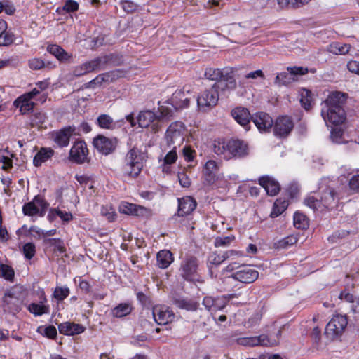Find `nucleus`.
I'll use <instances>...</instances> for the list:
<instances>
[{
    "mask_svg": "<svg viewBox=\"0 0 359 359\" xmlns=\"http://www.w3.org/2000/svg\"><path fill=\"white\" fill-rule=\"evenodd\" d=\"M346 94L341 92H332L322 104L321 116L327 126L340 125L346 120L344 105L346 102Z\"/></svg>",
    "mask_w": 359,
    "mask_h": 359,
    "instance_id": "f257e3e1",
    "label": "nucleus"
},
{
    "mask_svg": "<svg viewBox=\"0 0 359 359\" xmlns=\"http://www.w3.org/2000/svg\"><path fill=\"white\" fill-rule=\"evenodd\" d=\"M205 76L209 80L216 81L212 87L219 89L222 93L234 90L237 87L234 72L230 67L207 68L205 71Z\"/></svg>",
    "mask_w": 359,
    "mask_h": 359,
    "instance_id": "f03ea898",
    "label": "nucleus"
},
{
    "mask_svg": "<svg viewBox=\"0 0 359 359\" xmlns=\"http://www.w3.org/2000/svg\"><path fill=\"white\" fill-rule=\"evenodd\" d=\"M339 198L334 189L327 187L321 192L320 199L314 196H308L304 200L306 205L314 211H323L325 209L332 210L337 207Z\"/></svg>",
    "mask_w": 359,
    "mask_h": 359,
    "instance_id": "7ed1b4c3",
    "label": "nucleus"
},
{
    "mask_svg": "<svg viewBox=\"0 0 359 359\" xmlns=\"http://www.w3.org/2000/svg\"><path fill=\"white\" fill-rule=\"evenodd\" d=\"M111 55H102L76 66L68 74L69 79L74 80L76 77H80L92 72L104 69L105 66L111 61Z\"/></svg>",
    "mask_w": 359,
    "mask_h": 359,
    "instance_id": "20e7f679",
    "label": "nucleus"
},
{
    "mask_svg": "<svg viewBox=\"0 0 359 359\" xmlns=\"http://www.w3.org/2000/svg\"><path fill=\"white\" fill-rule=\"evenodd\" d=\"M218 170L217 163L212 160L207 161L203 167L202 183L206 187H224L226 184L223 174L215 175Z\"/></svg>",
    "mask_w": 359,
    "mask_h": 359,
    "instance_id": "39448f33",
    "label": "nucleus"
},
{
    "mask_svg": "<svg viewBox=\"0 0 359 359\" xmlns=\"http://www.w3.org/2000/svg\"><path fill=\"white\" fill-rule=\"evenodd\" d=\"M142 168L140 151L136 148L131 149L126 154L121 170L125 176L135 178L139 175Z\"/></svg>",
    "mask_w": 359,
    "mask_h": 359,
    "instance_id": "423d86ee",
    "label": "nucleus"
},
{
    "mask_svg": "<svg viewBox=\"0 0 359 359\" xmlns=\"http://www.w3.org/2000/svg\"><path fill=\"white\" fill-rule=\"evenodd\" d=\"M22 294L20 288L15 287L6 291L3 298L4 311L15 313L20 310Z\"/></svg>",
    "mask_w": 359,
    "mask_h": 359,
    "instance_id": "0eeeda50",
    "label": "nucleus"
},
{
    "mask_svg": "<svg viewBox=\"0 0 359 359\" xmlns=\"http://www.w3.org/2000/svg\"><path fill=\"white\" fill-rule=\"evenodd\" d=\"M185 137V126L180 121L172 123L165 133V140L168 146L180 147Z\"/></svg>",
    "mask_w": 359,
    "mask_h": 359,
    "instance_id": "6e6552de",
    "label": "nucleus"
},
{
    "mask_svg": "<svg viewBox=\"0 0 359 359\" xmlns=\"http://www.w3.org/2000/svg\"><path fill=\"white\" fill-rule=\"evenodd\" d=\"M347 324L348 320L346 316L340 314L334 315L326 325L325 334L330 339L340 336L344 332Z\"/></svg>",
    "mask_w": 359,
    "mask_h": 359,
    "instance_id": "1a4fd4ad",
    "label": "nucleus"
},
{
    "mask_svg": "<svg viewBox=\"0 0 359 359\" xmlns=\"http://www.w3.org/2000/svg\"><path fill=\"white\" fill-rule=\"evenodd\" d=\"M219 90L218 88L211 87L203 91L197 98L198 108L201 111H206L215 107L219 100Z\"/></svg>",
    "mask_w": 359,
    "mask_h": 359,
    "instance_id": "9d476101",
    "label": "nucleus"
},
{
    "mask_svg": "<svg viewBox=\"0 0 359 359\" xmlns=\"http://www.w3.org/2000/svg\"><path fill=\"white\" fill-rule=\"evenodd\" d=\"M48 206V203L41 196H36L34 199L22 207V212L25 215L34 216L39 215L43 217Z\"/></svg>",
    "mask_w": 359,
    "mask_h": 359,
    "instance_id": "9b49d317",
    "label": "nucleus"
},
{
    "mask_svg": "<svg viewBox=\"0 0 359 359\" xmlns=\"http://www.w3.org/2000/svg\"><path fill=\"white\" fill-rule=\"evenodd\" d=\"M198 260L194 257H189L181 263L180 271L182 277L187 281L196 280Z\"/></svg>",
    "mask_w": 359,
    "mask_h": 359,
    "instance_id": "f8f14e48",
    "label": "nucleus"
},
{
    "mask_svg": "<svg viewBox=\"0 0 359 359\" xmlns=\"http://www.w3.org/2000/svg\"><path fill=\"white\" fill-rule=\"evenodd\" d=\"M287 72L278 74L275 79V84L286 86L294 81L297 75H304L307 73V69L303 67H287Z\"/></svg>",
    "mask_w": 359,
    "mask_h": 359,
    "instance_id": "ddd939ff",
    "label": "nucleus"
},
{
    "mask_svg": "<svg viewBox=\"0 0 359 359\" xmlns=\"http://www.w3.org/2000/svg\"><path fill=\"white\" fill-rule=\"evenodd\" d=\"M293 128L294 123L290 117L280 116L275 122L273 133L277 137H285L291 133Z\"/></svg>",
    "mask_w": 359,
    "mask_h": 359,
    "instance_id": "4468645a",
    "label": "nucleus"
},
{
    "mask_svg": "<svg viewBox=\"0 0 359 359\" xmlns=\"http://www.w3.org/2000/svg\"><path fill=\"white\" fill-rule=\"evenodd\" d=\"M258 276V271L249 266H240L239 269L231 275L233 279L243 283H253Z\"/></svg>",
    "mask_w": 359,
    "mask_h": 359,
    "instance_id": "2eb2a0df",
    "label": "nucleus"
},
{
    "mask_svg": "<svg viewBox=\"0 0 359 359\" xmlns=\"http://www.w3.org/2000/svg\"><path fill=\"white\" fill-rule=\"evenodd\" d=\"M152 314L155 321L159 325L168 324L175 318L173 311L164 305L154 306L153 308Z\"/></svg>",
    "mask_w": 359,
    "mask_h": 359,
    "instance_id": "dca6fc26",
    "label": "nucleus"
},
{
    "mask_svg": "<svg viewBox=\"0 0 359 359\" xmlns=\"http://www.w3.org/2000/svg\"><path fill=\"white\" fill-rule=\"evenodd\" d=\"M88 151L86 144L83 141L74 142L69 151V158L76 163H83L87 159Z\"/></svg>",
    "mask_w": 359,
    "mask_h": 359,
    "instance_id": "f3484780",
    "label": "nucleus"
},
{
    "mask_svg": "<svg viewBox=\"0 0 359 359\" xmlns=\"http://www.w3.org/2000/svg\"><path fill=\"white\" fill-rule=\"evenodd\" d=\"M76 132L74 126H69L55 132L52 137L53 141L60 147H67L69 143V139Z\"/></svg>",
    "mask_w": 359,
    "mask_h": 359,
    "instance_id": "a211bd4d",
    "label": "nucleus"
},
{
    "mask_svg": "<svg viewBox=\"0 0 359 359\" xmlns=\"http://www.w3.org/2000/svg\"><path fill=\"white\" fill-rule=\"evenodd\" d=\"M251 119L259 131H266L271 129L273 123L272 118L263 112L256 114Z\"/></svg>",
    "mask_w": 359,
    "mask_h": 359,
    "instance_id": "6ab92c4d",
    "label": "nucleus"
},
{
    "mask_svg": "<svg viewBox=\"0 0 359 359\" xmlns=\"http://www.w3.org/2000/svg\"><path fill=\"white\" fill-rule=\"evenodd\" d=\"M196 202L191 196H185L178 199V215L183 217L191 213L196 207Z\"/></svg>",
    "mask_w": 359,
    "mask_h": 359,
    "instance_id": "aec40b11",
    "label": "nucleus"
},
{
    "mask_svg": "<svg viewBox=\"0 0 359 359\" xmlns=\"http://www.w3.org/2000/svg\"><path fill=\"white\" fill-rule=\"evenodd\" d=\"M233 118L246 130H248V124L251 119L250 114L247 108L238 107L231 111Z\"/></svg>",
    "mask_w": 359,
    "mask_h": 359,
    "instance_id": "412c9836",
    "label": "nucleus"
},
{
    "mask_svg": "<svg viewBox=\"0 0 359 359\" xmlns=\"http://www.w3.org/2000/svg\"><path fill=\"white\" fill-rule=\"evenodd\" d=\"M229 149L231 152V158L242 157L248 154V146L244 142L239 140H229Z\"/></svg>",
    "mask_w": 359,
    "mask_h": 359,
    "instance_id": "4be33fe9",
    "label": "nucleus"
},
{
    "mask_svg": "<svg viewBox=\"0 0 359 359\" xmlns=\"http://www.w3.org/2000/svg\"><path fill=\"white\" fill-rule=\"evenodd\" d=\"M93 144L100 152L104 154H109L114 149L112 140L103 135H98L95 137L93 140Z\"/></svg>",
    "mask_w": 359,
    "mask_h": 359,
    "instance_id": "5701e85b",
    "label": "nucleus"
},
{
    "mask_svg": "<svg viewBox=\"0 0 359 359\" xmlns=\"http://www.w3.org/2000/svg\"><path fill=\"white\" fill-rule=\"evenodd\" d=\"M58 330L60 334L65 335H74L83 332L85 327L80 324L65 322L58 325Z\"/></svg>",
    "mask_w": 359,
    "mask_h": 359,
    "instance_id": "b1692460",
    "label": "nucleus"
},
{
    "mask_svg": "<svg viewBox=\"0 0 359 359\" xmlns=\"http://www.w3.org/2000/svg\"><path fill=\"white\" fill-rule=\"evenodd\" d=\"M259 184L265 189L267 194L271 196H276L280 191L278 182L273 179L264 176L259 180Z\"/></svg>",
    "mask_w": 359,
    "mask_h": 359,
    "instance_id": "393cba45",
    "label": "nucleus"
},
{
    "mask_svg": "<svg viewBox=\"0 0 359 359\" xmlns=\"http://www.w3.org/2000/svg\"><path fill=\"white\" fill-rule=\"evenodd\" d=\"M27 310L34 316H42L50 312V306L47 304V299L42 295L39 303H31L27 306Z\"/></svg>",
    "mask_w": 359,
    "mask_h": 359,
    "instance_id": "a878e982",
    "label": "nucleus"
},
{
    "mask_svg": "<svg viewBox=\"0 0 359 359\" xmlns=\"http://www.w3.org/2000/svg\"><path fill=\"white\" fill-rule=\"evenodd\" d=\"M161 116H158L154 111L150 110H146L140 111L137 116V123L139 126L141 128H147L155 120H159Z\"/></svg>",
    "mask_w": 359,
    "mask_h": 359,
    "instance_id": "bb28decb",
    "label": "nucleus"
},
{
    "mask_svg": "<svg viewBox=\"0 0 359 359\" xmlns=\"http://www.w3.org/2000/svg\"><path fill=\"white\" fill-rule=\"evenodd\" d=\"M248 341L249 346H273L277 344V341L275 339H271L265 334H261L257 337H247Z\"/></svg>",
    "mask_w": 359,
    "mask_h": 359,
    "instance_id": "cd10ccee",
    "label": "nucleus"
},
{
    "mask_svg": "<svg viewBox=\"0 0 359 359\" xmlns=\"http://www.w3.org/2000/svg\"><path fill=\"white\" fill-rule=\"evenodd\" d=\"M172 304L180 309L191 311H196L198 306V304L194 300L182 297H174Z\"/></svg>",
    "mask_w": 359,
    "mask_h": 359,
    "instance_id": "c85d7f7f",
    "label": "nucleus"
},
{
    "mask_svg": "<svg viewBox=\"0 0 359 359\" xmlns=\"http://www.w3.org/2000/svg\"><path fill=\"white\" fill-rule=\"evenodd\" d=\"M53 154L54 151L51 148L42 147L35 155L33 163L35 166L39 167L43 163L50 159Z\"/></svg>",
    "mask_w": 359,
    "mask_h": 359,
    "instance_id": "c756f323",
    "label": "nucleus"
},
{
    "mask_svg": "<svg viewBox=\"0 0 359 359\" xmlns=\"http://www.w3.org/2000/svg\"><path fill=\"white\" fill-rule=\"evenodd\" d=\"M120 210L124 214L135 216H142L147 211L142 206L129 203H123L120 206Z\"/></svg>",
    "mask_w": 359,
    "mask_h": 359,
    "instance_id": "7c9ffc66",
    "label": "nucleus"
},
{
    "mask_svg": "<svg viewBox=\"0 0 359 359\" xmlns=\"http://www.w3.org/2000/svg\"><path fill=\"white\" fill-rule=\"evenodd\" d=\"M14 104L20 109V111L22 114H27L32 111L35 105V103L32 102L31 99H28L27 97L24 95L19 97L14 102Z\"/></svg>",
    "mask_w": 359,
    "mask_h": 359,
    "instance_id": "2f4dec72",
    "label": "nucleus"
},
{
    "mask_svg": "<svg viewBox=\"0 0 359 359\" xmlns=\"http://www.w3.org/2000/svg\"><path fill=\"white\" fill-rule=\"evenodd\" d=\"M156 259L161 269H166L173 261L172 254L169 250H161L157 254Z\"/></svg>",
    "mask_w": 359,
    "mask_h": 359,
    "instance_id": "473e14b6",
    "label": "nucleus"
},
{
    "mask_svg": "<svg viewBox=\"0 0 359 359\" xmlns=\"http://www.w3.org/2000/svg\"><path fill=\"white\" fill-rule=\"evenodd\" d=\"M47 51L53 55L60 61H67L71 57L67 52L56 44L49 45L47 47Z\"/></svg>",
    "mask_w": 359,
    "mask_h": 359,
    "instance_id": "72a5a7b5",
    "label": "nucleus"
},
{
    "mask_svg": "<svg viewBox=\"0 0 359 359\" xmlns=\"http://www.w3.org/2000/svg\"><path fill=\"white\" fill-rule=\"evenodd\" d=\"M132 309V306L130 304L121 303L112 309L111 314L114 317L122 318L130 313Z\"/></svg>",
    "mask_w": 359,
    "mask_h": 359,
    "instance_id": "f704fd0d",
    "label": "nucleus"
},
{
    "mask_svg": "<svg viewBox=\"0 0 359 359\" xmlns=\"http://www.w3.org/2000/svg\"><path fill=\"white\" fill-rule=\"evenodd\" d=\"M227 146H229V141H218L214 144V152L217 155H222L224 158L229 159L231 158V152Z\"/></svg>",
    "mask_w": 359,
    "mask_h": 359,
    "instance_id": "c9c22d12",
    "label": "nucleus"
},
{
    "mask_svg": "<svg viewBox=\"0 0 359 359\" xmlns=\"http://www.w3.org/2000/svg\"><path fill=\"white\" fill-rule=\"evenodd\" d=\"M288 206V201H286L284 198H278L273 207V210L271 212V217H276L281 215L287 208Z\"/></svg>",
    "mask_w": 359,
    "mask_h": 359,
    "instance_id": "e433bc0d",
    "label": "nucleus"
},
{
    "mask_svg": "<svg viewBox=\"0 0 359 359\" xmlns=\"http://www.w3.org/2000/svg\"><path fill=\"white\" fill-rule=\"evenodd\" d=\"M97 123L103 129L113 130L115 128V123L113 118L107 114L99 116L97 118Z\"/></svg>",
    "mask_w": 359,
    "mask_h": 359,
    "instance_id": "4c0bfd02",
    "label": "nucleus"
},
{
    "mask_svg": "<svg viewBox=\"0 0 359 359\" xmlns=\"http://www.w3.org/2000/svg\"><path fill=\"white\" fill-rule=\"evenodd\" d=\"M43 243L50 247H53L55 252L64 253L66 251L63 241L60 238H45Z\"/></svg>",
    "mask_w": 359,
    "mask_h": 359,
    "instance_id": "58836bf2",
    "label": "nucleus"
},
{
    "mask_svg": "<svg viewBox=\"0 0 359 359\" xmlns=\"http://www.w3.org/2000/svg\"><path fill=\"white\" fill-rule=\"evenodd\" d=\"M297 242V238L295 236L290 235L276 242L274 247L276 249H285L293 245Z\"/></svg>",
    "mask_w": 359,
    "mask_h": 359,
    "instance_id": "ea45409f",
    "label": "nucleus"
},
{
    "mask_svg": "<svg viewBox=\"0 0 359 359\" xmlns=\"http://www.w3.org/2000/svg\"><path fill=\"white\" fill-rule=\"evenodd\" d=\"M55 215L65 222H68L73 219L72 214L70 212L62 211L58 208L50 209L48 215L50 219H52Z\"/></svg>",
    "mask_w": 359,
    "mask_h": 359,
    "instance_id": "a19ab883",
    "label": "nucleus"
},
{
    "mask_svg": "<svg viewBox=\"0 0 359 359\" xmlns=\"http://www.w3.org/2000/svg\"><path fill=\"white\" fill-rule=\"evenodd\" d=\"M300 102L306 110H309L311 107L312 97L310 90L305 88L300 90Z\"/></svg>",
    "mask_w": 359,
    "mask_h": 359,
    "instance_id": "79ce46f5",
    "label": "nucleus"
},
{
    "mask_svg": "<svg viewBox=\"0 0 359 359\" xmlns=\"http://www.w3.org/2000/svg\"><path fill=\"white\" fill-rule=\"evenodd\" d=\"M225 261V257H224L223 254H219L217 252H212L208 258V267L210 268V273L211 276H212V271L210 268V265L218 266Z\"/></svg>",
    "mask_w": 359,
    "mask_h": 359,
    "instance_id": "37998d69",
    "label": "nucleus"
},
{
    "mask_svg": "<svg viewBox=\"0 0 359 359\" xmlns=\"http://www.w3.org/2000/svg\"><path fill=\"white\" fill-rule=\"evenodd\" d=\"M294 225L297 229H304L309 226L308 219L300 212H295L294 215Z\"/></svg>",
    "mask_w": 359,
    "mask_h": 359,
    "instance_id": "c03bdc74",
    "label": "nucleus"
},
{
    "mask_svg": "<svg viewBox=\"0 0 359 359\" xmlns=\"http://www.w3.org/2000/svg\"><path fill=\"white\" fill-rule=\"evenodd\" d=\"M0 276L4 278L6 280H12L14 277V271L11 266L1 264Z\"/></svg>",
    "mask_w": 359,
    "mask_h": 359,
    "instance_id": "a18cd8bd",
    "label": "nucleus"
},
{
    "mask_svg": "<svg viewBox=\"0 0 359 359\" xmlns=\"http://www.w3.org/2000/svg\"><path fill=\"white\" fill-rule=\"evenodd\" d=\"M46 118V114L43 112H34L30 116V123L32 126H39L43 123Z\"/></svg>",
    "mask_w": 359,
    "mask_h": 359,
    "instance_id": "49530a36",
    "label": "nucleus"
},
{
    "mask_svg": "<svg viewBox=\"0 0 359 359\" xmlns=\"http://www.w3.org/2000/svg\"><path fill=\"white\" fill-rule=\"evenodd\" d=\"M14 36L9 32L4 30L0 32V46H8L13 42Z\"/></svg>",
    "mask_w": 359,
    "mask_h": 359,
    "instance_id": "de8ad7c7",
    "label": "nucleus"
},
{
    "mask_svg": "<svg viewBox=\"0 0 359 359\" xmlns=\"http://www.w3.org/2000/svg\"><path fill=\"white\" fill-rule=\"evenodd\" d=\"M23 254L26 259H31L36 253V246L33 243H27L23 245Z\"/></svg>",
    "mask_w": 359,
    "mask_h": 359,
    "instance_id": "09e8293b",
    "label": "nucleus"
},
{
    "mask_svg": "<svg viewBox=\"0 0 359 359\" xmlns=\"http://www.w3.org/2000/svg\"><path fill=\"white\" fill-rule=\"evenodd\" d=\"M311 0H278L281 6H291L292 7H299L308 4Z\"/></svg>",
    "mask_w": 359,
    "mask_h": 359,
    "instance_id": "8fccbe9b",
    "label": "nucleus"
},
{
    "mask_svg": "<svg viewBox=\"0 0 359 359\" xmlns=\"http://www.w3.org/2000/svg\"><path fill=\"white\" fill-rule=\"evenodd\" d=\"M69 294V290L67 287H57L53 292V297L59 301L65 299Z\"/></svg>",
    "mask_w": 359,
    "mask_h": 359,
    "instance_id": "3c124183",
    "label": "nucleus"
},
{
    "mask_svg": "<svg viewBox=\"0 0 359 359\" xmlns=\"http://www.w3.org/2000/svg\"><path fill=\"white\" fill-rule=\"evenodd\" d=\"M234 238L233 236L217 237L215 241V247H227L233 241Z\"/></svg>",
    "mask_w": 359,
    "mask_h": 359,
    "instance_id": "603ef678",
    "label": "nucleus"
},
{
    "mask_svg": "<svg viewBox=\"0 0 359 359\" xmlns=\"http://www.w3.org/2000/svg\"><path fill=\"white\" fill-rule=\"evenodd\" d=\"M109 79V74H102L97 76L94 79L91 80L88 83V86L90 88H94L96 86H100L102 83L107 81Z\"/></svg>",
    "mask_w": 359,
    "mask_h": 359,
    "instance_id": "864d4df0",
    "label": "nucleus"
},
{
    "mask_svg": "<svg viewBox=\"0 0 359 359\" xmlns=\"http://www.w3.org/2000/svg\"><path fill=\"white\" fill-rule=\"evenodd\" d=\"M177 148L176 146H172V149L167 153L163 159L164 164L171 165L175 163L178 157L176 151Z\"/></svg>",
    "mask_w": 359,
    "mask_h": 359,
    "instance_id": "5fc2aeb1",
    "label": "nucleus"
},
{
    "mask_svg": "<svg viewBox=\"0 0 359 359\" xmlns=\"http://www.w3.org/2000/svg\"><path fill=\"white\" fill-rule=\"evenodd\" d=\"M182 155L187 162L193 161L196 157V151L190 146L185 145L182 149Z\"/></svg>",
    "mask_w": 359,
    "mask_h": 359,
    "instance_id": "6e6d98bb",
    "label": "nucleus"
},
{
    "mask_svg": "<svg viewBox=\"0 0 359 359\" xmlns=\"http://www.w3.org/2000/svg\"><path fill=\"white\" fill-rule=\"evenodd\" d=\"M178 180L180 185L185 188L189 187L191 184V180L185 170L178 172Z\"/></svg>",
    "mask_w": 359,
    "mask_h": 359,
    "instance_id": "4d7b16f0",
    "label": "nucleus"
},
{
    "mask_svg": "<svg viewBox=\"0 0 359 359\" xmlns=\"http://www.w3.org/2000/svg\"><path fill=\"white\" fill-rule=\"evenodd\" d=\"M79 9V4L74 0H65L62 10L67 13L75 12Z\"/></svg>",
    "mask_w": 359,
    "mask_h": 359,
    "instance_id": "13d9d810",
    "label": "nucleus"
},
{
    "mask_svg": "<svg viewBox=\"0 0 359 359\" xmlns=\"http://www.w3.org/2000/svg\"><path fill=\"white\" fill-rule=\"evenodd\" d=\"M3 153L4 151L0 150V163H3L2 169L7 170L13 167V161L10 157Z\"/></svg>",
    "mask_w": 359,
    "mask_h": 359,
    "instance_id": "bf43d9fd",
    "label": "nucleus"
},
{
    "mask_svg": "<svg viewBox=\"0 0 359 359\" xmlns=\"http://www.w3.org/2000/svg\"><path fill=\"white\" fill-rule=\"evenodd\" d=\"M343 131L339 128H333L331 130L330 138L332 141L337 144L342 142Z\"/></svg>",
    "mask_w": 359,
    "mask_h": 359,
    "instance_id": "052dcab7",
    "label": "nucleus"
},
{
    "mask_svg": "<svg viewBox=\"0 0 359 359\" xmlns=\"http://www.w3.org/2000/svg\"><path fill=\"white\" fill-rule=\"evenodd\" d=\"M29 66L32 69L39 70L46 67L44 61L40 58H33L29 60Z\"/></svg>",
    "mask_w": 359,
    "mask_h": 359,
    "instance_id": "680f3d73",
    "label": "nucleus"
},
{
    "mask_svg": "<svg viewBox=\"0 0 359 359\" xmlns=\"http://www.w3.org/2000/svg\"><path fill=\"white\" fill-rule=\"evenodd\" d=\"M262 318V315L259 313L253 314L246 322L245 325L247 327H252L259 323Z\"/></svg>",
    "mask_w": 359,
    "mask_h": 359,
    "instance_id": "e2e57ef3",
    "label": "nucleus"
},
{
    "mask_svg": "<svg viewBox=\"0 0 359 359\" xmlns=\"http://www.w3.org/2000/svg\"><path fill=\"white\" fill-rule=\"evenodd\" d=\"M244 78L246 79H257L258 78H261V79H264L265 78V76L262 70L258 69V70H255L254 72H251L245 74L244 75Z\"/></svg>",
    "mask_w": 359,
    "mask_h": 359,
    "instance_id": "0e129e2a",
    "label": "nucleus"
},
{
    "mask_svg": "<svg viewBox=\"0 0 359 359\" xmlns=\"http://www.w3.org/2000/svg\"><path fill=\"white\" fill-rule=\"evenodd\" d=\"M184 97V91L182 90H177L172 96L171 101L172 105L176 108V103H180L182 98Z\"/></svg>",
    "mask_w": 359,
    "mask_h": 359,
    "instance_id": "69168bd1",
    "label": "nucleus"
},
{
    "mask_svg": "<svg viewBox=\"0 0 359 359\" xmlns=\"http://www.w3.org/2000/svg\"><path fill=\"white\" fill-rule=\"evenodd\" d=\"M347 69L351 73L359 75V62L356 60H351L347 63Z\"/></svg>",
    "mask_w": 359,
    "mask_h": 359,
    "instance_id": "338daca9",
    "label": "nucleus"
},
{
    "mask_svg": "<svg viewBox=\"0 0 359 359\" xmlns=\"http://www.w3.org/2000/svg\"><path fill=\"white\" fill-rule=\"evenodd\" d=\"M351 189L359 191V174L353 175L349 180Z\"/></svg>",
    "mask_w": 359,
    "mask_h": 359,
    "instance_id": "774afa93",
    "label": "nucleus"
}]
</instances>
